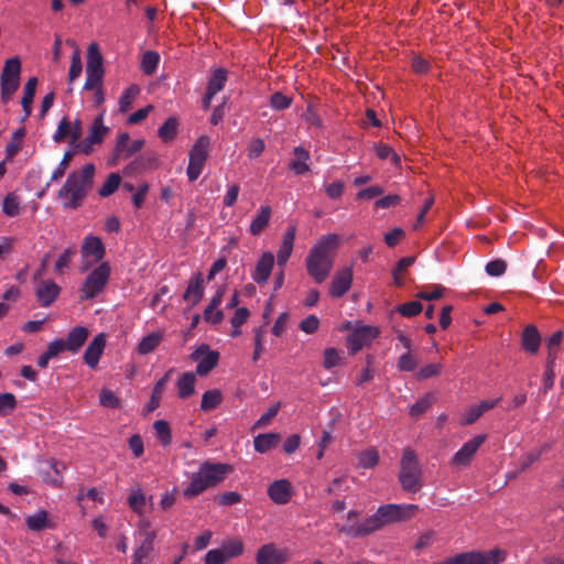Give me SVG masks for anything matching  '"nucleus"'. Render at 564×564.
<instances>
[{"mask_svg":"<svg viewBox=\"0 0 564 564\" xmlns=\"http://www.w3.org/2000/svg\"><path fill=\"white\" fill-rule=\"evenodd\" d=\"M340 237L328 234L317 240L311 248L305 265L308 275L316 282L323 283L329 275L339 247Z\"/></svg>","mask_w":564,"mask_h":564,"instance_id":"obj_1","label":"nucleus"},{"mask_svg":"<svg viewBox=\"0 0 564 564\" xmlns=\"http://www.w3.org/2000/svg\"><path fill=\"white\" fill-rule=\"evenodd\" d=\"M417 509L419 507L416 505H384L378 508L372 516L367 518L360 524L356 527L349 525L344 530L354 536L366 535L380 530L386 525L411 519Z\"/></svg>","mask_w":564,"mask_h":564,"instance_id":"obj_2","label":"nucleus"},{"mask_svg":"<svg viewBox=\"0 0 564 564\" xmlns=\"http://www.w3.org/2000/svg\"><path fill=\"white\" fill-rule=\"evenodd\" d=\"M232 471V467L225 463L204 462L198 470L192 474L189 484L183 495L187 499H192L208 488L215 487L226 479Z\"/></svg>","mask_w":564,"mask_h":564,"instance_id":"obj_3","label":"nucleus"},{"mask_svg":"<svg viewBox=\"0 0 564 564\" xmlns=\"http://www.w3.org/2000/svg\"><path fill=\"white\" fill-rule=\"evenodd\" d=\"M95 166L86 164L80 171L69 174L58 195L66 207L76 208L91 186Z\"/></svg>","mask_w":564,"mask_h":564,"instance_id":"obj_4","label":"nucleus"},{"mask_svg":"<svg viewBox=\"0 0 564 564\" xmlns=\"http://www.w3.org/2000/svg\"><path fill=\"white\" fill-rule=\"evenodd\" d=\"M110 273L111 268L108 262H101L93 269L79 289L80 299L84 301L91 300L101 293L109 281Z\"/></svg>","mask_w":564,"mask_h":564,"instance_id":"obj_5","label":"nucleus"},{"mask_svg":"<svg viewBox=\"0 0 564 564\" xmlns=\"http://www.w3.org/2000/svg\"><path fill=\"white\" fill-rule=\"evenodd\" d=\"M399 480L406 491H416L421 488V468L415 453L410 448L403 452Z\"/></svg>","mask_w":564,"mask_h":564,"instance_id":"obj_6","label":"nucleus"},{"mask_svg":"<svg viewBox=\"0 0 564 564\" xmlns=\"http://www.w3.org/2000/svg\"><path fill=\"white\" fill-rule=\"evenodd\" d=\"M106 254L102 240L94 235L84 238L80 247V272H87L95 264L99 263Z\"/></svg>","mask_w":564,"mask_h":564,"instance_id":"obj_7","label":"nucleus"},{"mask_svg":"<svg viewBox=\"0 0 564 564\" xmlns=\"http://www.w3.org/2000/svg\"><path fill=\"white\" fill-rule=\"evenodd\" d=\"M21 62L18 57L9 58L3 66L0 86L1 99L7 104L20 86Z\"/></svg>","mask_w":564,"mask_h":564,"instance_id":"obj_8","label":"nucleus"},{"mask_svg":"<svg viewBox=\"0 0 564 564\" xmlns=\"http://www.w3.org/2000/svg\"><path fill=\"white\" fill-rule=\"evenodd\" d=\"M139 517L135 533L142 538V542L134 551V564H142V561L150 555L156 538V531L152 528V521L145 517V513Z\"/></svg>","mask_w":564,"mask_h":564,"instance_id":"obj_9","label":"nucleus"},{"mask_svg":"<svg viewBox=\"0 0 564 564\" xmlns=\"http://www.w3.org/2000/svg\"><path fill=\"white\" fill-rule=\"evenodd\" d=\"M208 148L209 139L203 135L197 139V141L191 149L188 166L186 170L188 180L191 182L196 181L200 176L207 160Z\"/></svg>","mask_w":564,"mask_h":564,"instance_id":"obj_10","label":"nucleus"},{"mask_svg":"<svg viewBox=\"0 0 564 564\" xmlns=\"http://www.w3.org/2000/svg\"><path fill=\"white\" fill-rule=\"evenodd\" d=\"M506 560V552L494 549L488 552H466L452 557L449 564H499Z\"/></svg>","mask_w":564,"mask_h":564,"instance_id":"obj_11","label":"nucleus"},{"mask_svg":"<svg viewBox=\"0 0 564 564\" xmlns=\"http://www.w3.org/2000/svg\"><path fill=\"white\" fill-rule=\"evenodd\" d=\"M191 358L197 362V375L206 376L216 367L219 354L216 350H212L207 345H200L192 352Z\"/></svg>","mask_w":564,"mask_h":564,"instance_id":"obj_12","label":"nucleus"},{"mask_svg":"<svg viewBox=\"0 0 564 564\" xmlns=\"http://www.w3.org/2000/svg\"><path fill=\"white\" fill-rule=\"evenodd\" d=\"M289 558V550L286 547H279L274 543L263 544L256 553L257 564H285Z\"/></svg>","mask_w":564,"mask_h":564,"instance_id":"obj_13","label":"nucleus"},{"mask_svg":"<svg viewBox=\"0 0 564 564\" xmlns=\"http://www.w3.org/2000/svg\"><path fill=\"white\" fill-rule=\"evenodd\" d=\"M485 441L486 435H476L468 440L453 456L452 465L456 468L468 466Z\"/></svg>","mask_w":564,"mask_h":564,"instance_id":"obj_14","label":"nucleus"},{"mask_svg":"<svg viewBox=\"0 0 564 564\" xmlns=\"http://www.w3.org/2000/svg\"><path fill=\"white\" fill-rule=\"evenodd\" d=\"M379 332L372 326H360L356 328L347 338V347L352 352H357L362 347L369 345L377 336Z\"/></svg>","mask_w":564,"mask_h":564,"instance_id":"obj_15","label":"nucleus"},{"mask_svg":"<svg viewBox=\"0 0 564 564\" xmlns=\"http://www.w3.org/2000/svg\"><path fill=\"white\" fill-rule=\"evenodd\" d=\"M352 282V268L345 267L336 272L329 284V295L332 297L343 296L351 286Z\"/></svg>","mask_w":564,"mask_h":564,"instance_id":"obj_16","label":"nucleus"},{"mask_svg":"<svg viewBox=\"0 0 564 564\" xmlns=\"http://www.w3.org/2000/svg\"><path fill=\"white\" fill-rule=\"evenodd\" d=\"M274 267V256L272 252H263L262 256L256 263V267L251 273L252 280L261 285L265 284L271 275Z\"/></svg>","mask_w":564,"mask_h":564,"instance_id":"obj_17","label":"nucleus"},{"mask_svg":"<svg viewBox=\"0 0 564 564\" xmlns=\"http://www.w3.org/2000/svg\"><path fill=\"white\" fill-rule=\"evenodd\" d=\"M227 82V70L224 68H217L213 72L207 86L206 95L203 99V107L209 108L212 99L219 93Z\"/></svg>","mask_w":564,"mask_h":564,"instance_id":"obj_18","label":"nucleus"},{"mask_svg":"<svg viewBox=\"0 0 564 564\" xmlns=\"http://www.w3.org/2000/svg\"><path fill=\"white\" fill-rule=\"evenodd\" d=\"M270 499L278 505H285L292 497V485L288 479L272 482L268 488Z\"/></svg>","mask_w":564,"mask_h":564,"instance_id":"obj_19","label":"nucleus"},{"mask_svg":"<svg viewBox=\"0 0 564 564\" xmlns=\"http://www.w3.org/2000/svg\"><path fill=\"white\" fill-rule=\"evenodd\" d=\"M106 341H107L106 335L104 333H101V334H98L97 336H95V338L88 345V347L84 354V359H85V362L90 368H95L98 365L99 359H100V357L104 352V349L106 347Z\"/></svg>","mask_w":564,"mask_h":564,"instance_id":"obj_20","label":"nucleus"},{"mask_svg":"<svg viewBox=\"0 0 564 564\" xmlns=\"http://www.w3.org/2000/svg\"><path fill=\"white\" fill-rule=\"evenodd\" d=\"M295 235H296L295 226H290L283 234L282 243H281V246L278 250V254H276L278 264L280 268H283L286 264L289 258L292 254Z\"/></svg>","mask_w":564,"mask_h":564,"instance_id":"obj_21","label":"nucleus"},{"mask_svg":"<svg viewBox=\"0 0 564 564\" xmlns=\"http://www.w3.org/2000/svg\"><path fill=\"white\" fill-rule=\"evenodd\" d=\"M59 286L52 280L41 281L36 286V296L42 306L51 305L59 294Z\"/></svg>","mask_w":564,"mask_h":564,"instance_id":"obj_22","label":"nucleus"},{"mask_svg":"<svg viewBox=\"0 0 564 564\" xmlns=\"http://www.w3.org/2000/svg\"><path fill=\"white\" fill-rule=\"evenodd\" d=\"M144 145L142 139L131 140L128 133H121L118 137L116 152L118 156L129 158L139 152Z\"/></svg>","mask_w":564,"mask_h":564,"instance_id":"obj_23","label":"nucleus"},{"mask_svg":"<svg viewBox=\"0 0 564 564\" xmlns=\"http://www.w3.org/2000/svg\"><path fill=\"white\" fill-rule=\"evenodd\" d=\"M149 502H151V498H147L141 487H133L129 490L127 503L129 508L138 516H142L145 513L147 506Z\"/></svg>","mask_w":564,"mask_h":564,"instance_id":"obj_24","label":"nucleus"},{"mask_svg":"<svg viewBox=\"0 0 564 564\" xmlns=\"http://www.w3.org/2000/svg\"><path fill=\"white\" fill-rule=\"evenodd\" d=\"M272 209L269 205H261L251 220L249 231L252 236H259L270 223Z\"/></svg>","mask_w":564,"mask_h":564,"instance_id":"obj_25","label":"nucleus"},{"mask_svg":"<svg viewBox=\"0 0 564 564\" xmlns=\"http://www.w3.org/2000/svg\"><path fill=\"white\" fill-rule=\"evenodd\" d=\"M196 375L194 372H184L176 380L177 397L187 399L195 393Z\"/></svg>","mask_w":564,"mask_h":564,"instance_id":"obj_26","label":"nucleus"},{"mask_svg":"<svg viewBox=\"0 0 564 564\" xmlns=\"http://www.w3.org/2000/svg\"><path fill=\"white\" fill-rule=\"evenodd\" d=\"M224 292H225V288H219L217 290L216 294L214 295L209 305L206 307V310L204 312L205 321H207L212 324H217L223 321L224 314L220 310H218V306L221 303Z\"/></svg>","mask_w":564,"mask_h":564,"instance_id":"obj_27","label":"nucleus"},{"mask_svg":"<svg viewBox=\"0 0 564 564\" xmlns=\"http://www.w3.org/2000/svg\"><path fill=\"white\" fill-rule=\"evenodd\" d=\"M89 335V332L86 327L76 326L69 333L65 343L67 344V350L72 352H77L80 347L85 344Z\"/></svg>","mask_w":564,"mask_h":564,"instance_id":"obj_28","label":"nucleus"},{"mask_svg":"<svg viewBox=\"0 0 564 564\" xmlns=\"http://www.w3.org/2000/svg\"><path fill=\"white\" fill-rule=\"evenodd\" d=\"M541 344L539 330L533 325H528L522 333V347L530 354H536Z\"/></svg>","mask_w":564,"mask_h":564,"instance_id":"obj_29","label":"nucleus"},{"mask_svg":"<svg viewBox=\"0 0 564 564\" xmlns=\"http://www.w3.org/2000/svg\"><path fill=\"white\" fill-rule=\"evenodd\" d=\"M280 442V435L276 433L259 434L254 437L253 445L258 453H267L274 448Z\"/></svg>","mask_w":564,"mask_h":564,"instance_id":"obj_30","label":"nucleus"},{"mask_svg":"<svg viewBox=\"0 0 564 564\" xmlns=\"http://www.w3.org/2000/svg\"><path fill=\"white\" fill-rule=\"evenodd\" d=\"M162 338H163V332L161 330H158V332H154V333H151L147 336H144L138 347H137V350L140 355H148L150 352H152L159 345L160 343L162 341Z\"/></svg>","mask_w":564,"mask_h":564,"instance_id":"obj_31","label":"nucleus"},{"mask_svg":"<svg viewBox=\"0 0 564 564\" xmlns=\"http://www.w3.org/2000/svg\"><path fill=\"white\" fill-rule=\"evenodd\" d=\"M310 160V153L303 148L294 149V159L291 162V169L296 174H304L310 171L307 161Z\"/></svg>","mask_w":564,"mask_h":564,"instance_id":"obj_32","label":"nucleus"},{"mask_svg":"<svg viewBox=\"0 0 564 564\" xmlns=\"http://www.w3.org/2000/svg\"><path fill=\"white\" fill-rule=\"evenodd\" d=\"M105 72L102 56L96 43H91L87 50L86 72Z\"/></svg>","mask_w":564,"mask_h":564,"instance_id":"obj_33","label":"nucleus"},{"mask_svg":"<svg viewBox=\"0 0 564 564\" xmlns=\"http://www.w3.org/2000/svg\"><path fill=\"white\" fill-rule=\"evenodd\" d=\"M37 86V79L35 77L29 78L26 82L24 89H23V97H22V107L25 113V117H29L32 112V102L35 95Z\"/></svg>","mask_w":564,"mask_h":564,"instance_id":"obj_34","label":"nucleus"},{"mask_svg":"<svg viewBox=\"0 0 564 564\" xmlns=\"http://www.w3.org/2000/svg\"><path fill=\"white\" fill-rule=\"evenodd\" d=\"M173 369H170L154 386L152 390L151 400L149 402V411L155 410L160 405V401L165 389L166 383L170 381Z\"/></svg>","mask_w":564,"mask_h":564,"instance_id":"obj_35","label":"nucleus"},{"mask_svg":"<svg viewBox=\"0 0 564 564\" xmlns=\"http://www.w3.org/2000/svg\"><path fill=\"white\" fill-rule=\"evenodd\" d=\"M204 294V285L203 280L200 276L195 278L192 280L186 289V292L184 294V299L191 303L192 305L197 304Z\"/></svg>","mask_w":564,"mask_h":564,"instance_id":"obj_36","label":"nucleus"},{"mask_svg":"<svg viewBox=\"0 0 564 564\" xmlns=\"http://www.w3.org/2000/svg\"><path fill=\"white\" fill-rule=\"evenodd\" d=\"M139 94L140 88L135 84H132L126 88L119 98V111L121 113H126L131 108Z\"/></svg>","mask_w":564,"mask_h":564,"instance_id":"obj_37","label":"nucleus"},{"mask_svg":"<svg viewBox=\"0 0 564 564\" xmlns=\"http://www.w3.org/2000/svg\"><path fill=\"white\" fill-rule=\"evenodd\" d=\"M228 560L240 556L245 551L243 542L240 538L225 540L220 546Z\"/></svg>","mask_w":564,"mask_h":564,"instance_id":"obj_38","label":"nucleus"},{"mask_svg":"<svg viewBox=\"0 0 564 564\" xmlns=\"http://www.w3.org/2000/svg\"><path fill=\"white\" fill-rule=\"evenodd\" d=\"M223 402V394L219 390L206 391L202 397L200 409L205 412L216 409Z\"/></svg>","mask_w":564,"mask_h":564,"instance_id":"obj_39","label":"nucleus"},{"mask_svg":"<svg viewBox=\"0 0 564 564\" xmlns=\"http://www.w3.org/2000/svg\"><path fill=\"white\" fill-rule=\"evenodd\" d=\"M155 437L163 446H167L172 442V433L170 424L164 420H158L153 423Z\"/></svg>","mask_w":564,"mask_h":564,"instance_id":"obj_40","label":"nucleus"},{"mask_svg":"<svg viewBox=\"0 0 564 564\" xmlns=\"http://www.w3.org/2000/svg\"><path fill=\"white\" fill-rule=\"evenodd\" d=\"M562 338H563L562 332H556L549 338V340L546 343V348H547L546 364L555 365L556 357L561 349Z\"/></svg>","mask_w":564,"mask_h":564,"instance_id":"obj_41","label":"nucleus"},{"mask_svg":"<svg viewBox=\"0 0 564 564\" xmlns=\"http://www.w3.org/2000/svg\"><path fill=\"white\" fill-rule=\"evenodd\" d=\"M24 135L25 132L23 129H19L13 133L11 141L6 148L7 160L13 159L20 152Z\"/></svg>","mask_w":564,"mask_h":564,"instance_id":"obj_42","label":"nucleus"},{"mask_svg":"<svg viewBox=\"0 0 564 564\" xmlns=\"http://www.w3.org/2000/svg\"><path fill=\"white\" fill-rule=\"evenodd\" d=\"M178 122L175 118H169L159 129L158 134L164 142L172 141L177 133Z\"/></svg>","mask_w":564,"mask_h":564,"instance_id":"obj_43","label":"nucleus"},{"mask_svg":"<svg viewBox=\"0 0 564 564\" xmlns=\"http://www.w3.org/2000/svg\"><path fill=\"white\" fill-rule=\"evenodd\" d=\"M445 290L441 284L425 285L416 293V296L421 300L433 301L442 297Z\"/></svg>","mask_w":564,"mask_h":564,"instance_id":"obj_44","label":"nucleus"},{"mask_svg":"<svg viewBox=\"0 0 564 564\" xmlns=\"http://www.w3.org/2000/svg\"><path fill=\"white\" fill-rule=\"evenodd\" d=\"M160 55L154 51H148L143 54L141 61V68L147 75H152L159 65Z\"/></svg>","mask_w":564,"mask_h":564,"instance_id":"obj_45","label":"nucleus"},{"mask_svg":"<svg viewBox=\"0 0 564 564\" xmlns=\"http://www.w3.org/2000/svg\"><path fill=\"white\" fill-rule=\"evenodd\" d=\"M121 183V177L118 173H111L102 186L99 188V195L101 197H108L112 195Z\"/></svg>","mask_w":564,"mask_h":564,"instance_id":"obj_46","label":"nucleus"},{"mask_svg":"<svg viewBox=\"0 0 564 564\" xmlns=\"http://www.w3.org/2000/svg\"><path fill=\"white\" fill-rule=\"evenodd\" d=\"M2 210L9 217H14L20 213V199L19 197L10 193L6 196L2 203Z\"/></svg>","mask_w":564,"mask_h":564,"instance_id":"obj_47","label":"nucleus"},{"mask_svg":"<svg viewBox=\"0 0 564 564\" xmlns=\"http://www.w3.org/2000/svg\"><path fill=\"white\" fill-rule=\"evenodd\" d=\"M379 462L378 451L375 448H368L361 452L358 456V465L362 468H372Z\"/></svg>","mask_w":564,"mask_h":564,"instance_id":"obj_48","label":"nucleus"},{"mask_svg":"<svg viewBox=\"0 0 564 564\" xmlns=\"http://www.w3.org/2000/svg\"><path fill=\"white\" fill-rule=\"evenodd\" d=\"M47 512L39 511L26 518V524L30 530L40 531L47 527Z\"/></svg>","mask_w":564,"mask_h":564,"instance_id":"obj_49","label":"nucleus"},{"mask_svg":"<svg viewBox=\"0 0 564 564\" xmlns=\"http://www.w3.org/2000/svg\"><path fill=\"white\" fill-rule=\"evenodd\" d=\"M419 360L412 351H405L398 359V369L401 371H413L417 367Z\"/></svg>","mask_w":564,"mask_h":564,"instance_id":"obj_50","label":"nucleus"},{"mask_svg":"<svg viewBox=\"0 0 564 564\" xmlns=\"http://www.w3.org/2000/svg\"><path fill=\"white\" fill-rule=\"evenodd\" d=\"M82 69H83V64H82V58H80V52H79L78 47H76L72 55V63H70L69 72H68L69 83H73L80 76Z\"/></svg>","mask_w":564,"mask_h":564,"instance_id":"obj_51","label":"nucleus"},{"mask_svg":"<svg viewBox=\"0 0 564 564\" xmlns=\"http://www.w3.org/2000/svg\"><path fill=\"white\" fill-rule=\"evenodd\" d=\"M414 259L411 257L402 258L393 269V279L397 285H401L403 283V274L406 269L412 265Z\"/></svg>","mask_w":564,"mask_h":564,"instance_id":"obj_52","label":"nucleus"},{"mask_svg":"<svg viewBox=\"0 0 564 564\" xmlns=\"http://www.w3.org/2000/svg\"><path fill=\"white\" fill-rule=\"evenodd\" d=\"M341 362L340 352L336 348H326L324 351V360L323 366L325 369L329 370L336 366H339Z\"/></svg>","mask_w":564,"mask_h":564,"instance_id":"obj_53","label":"nucleus"},{"mask_svg":"<svg viewBox=\"0 0 564 564\" xmlns=\"http://www.w3.org/2000/svg\"><path fill=\"white\" fill-rule=\"evenodd\" d=\"M280 411V403H275L254 423L253 430L268 426Z\"/></svg>","mask_w":564,"mask_h":564,"instance_id":"obj_54","label":"nucleus"},{"mask_svg":"<svg viewBox=\"0 0 564 564\" xmlns=\"http://www.w3.org/2000/svg\"><path fill=\"white\" fill-rule=\"evenodd\" d=\"M264 336L265 332L262 327L254 329V351L252 359L257 361L264 351Z\"/></svg>","mask_w":564,"mask_h":564,"instance_id":"obj_55","label":"nucleus"},{"mask_svg":"<svg viewBox=\"0 0 564 564\" xmlns=\"http://www.w3.org/2000/svg\"><path fill=\"white\" fill-rule=\"evenodd\" d=\"M292 98L282 93H274L270 98V105L275 110H283L291 106Z\"/></svg>","mask_w":564,"mask_h":564,"instance_id":"obj_56","label":"nucleus"},{"mask_svg":"<svg viewBox=\"0 0 564 564\" xmlns=\"http://www.w3.org/2000/svg\"><path fill=\"white\" fill-rule=\"evenodd\" d=\"M100 404L106 408H119L120 401L118 397L110 390L104 389L99 397Z\"/></svg>","mask_w":564,"mask_h":564,"instance_id":"obj_57","label":"nucleus"},{"mask_svg":"<svg viewBox=\"0 0 564 564\" xmlns=\"http://www.w3.org/2000/svg\"><path fill=\"white\" fill-rule=\"evenodd\" d=\"M228 561L220 547L209 550L205 555V564H225Z\"/></svg>","mask_w":564,"mask_h":564,"instance_id":"obj_58","label":"nucleus"},{"mask_svg":"<svg viewBox=\"0 0 564 564\" xmlns=\"http://www.w3.org/2000/svg\"><path fill=\"white\" fill-rule=\"evenodd\" d=\"M319 326V319L316 315H308L299 325L300 329L306 334H314Z\"/></svg>","mask_w":564,"mask_h":564,"instance_id":"obj_59","label":"nucleus"},{"mask_svg":"<svg viewBox=\"0 0 564 564\" xmlns=\"http://www.w3.org/2000/svg\"><path fill=\"white\" fill-rule=\"evenodd\" d=\"M507 263L501 260H492L487 263L486 265V272L491 276H500L506 272Z\"/></svg>","mask_w":564,"mask_h":564,"instance_id":"obj_60","label":"nucleus"},{"mask_svg":"<svg viewBox=\"0 0 564 564\" xmlns=\"http://www.w3.org/2000/svg\"><path fill=\"white\" fill-rule=\"evenodd\" d=\"M264 141L260 138H253L248 144V156L250 159L259 158L264 151Z\"/></svg>","mask_w":564,"mask_h":564,"instance_id":"obj_61","label":"nucleus"},{"mask_svg":"<svg viewBox=\"0 0 564 564\" xmlns=\"http://www.w3.org/2000/svg\"><path fill=\"white\" fill-rule=\"evenodd\" d=\"M422 304L420 302H409L398 307L400 314L406 317L415 316L422 311Z\"/></svg>","mask_w":564,"mask_h":564,"instance_id":"obj_62","label":"nucleus"},{"mask_svg":"<svg viewBox=\"0 0 564 564\" xmlns=\"http://www.w3.org/2000/svg\"><path fill=\"white\" fill-rule=\"evenodd\" d=\"M240 187L238 184H231L227 187L226 194L223 198V204L226 207H231L238 198Z\"/></svg>","mask_w":564,"mask_h":564,"instance_id":"obj_63","label":"nucleus"},{"mask_svg":"<svg viewBox=\"0 0 564 564\" xmlns=\"http://www.w3.org/2000/svg\"><path fill=\"white\" fill-rule=\"evenodd\" d=\"M480 416L479 410L476 404H474L463 412L460 423L463 425H469L476 422Z\"/></svg>","mask_w":564,"mask_h":564,"instance_id":"obj_64","label":"nucleus"}]
</instances>
